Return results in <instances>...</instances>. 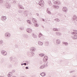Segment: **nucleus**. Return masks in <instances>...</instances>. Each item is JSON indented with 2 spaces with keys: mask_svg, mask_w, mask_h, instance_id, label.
Listing matches in <instances>:
<instances>
[{
  "mask_svg": "<svg viewBox=\"0 0 77 77\" xmlns=\"http://www.w3.org/2000/svg\"><path fill=\"white\" fill-rule=\"evenodd\" d=\"M48 60V57L47 56H45L43 59L44 62H46Z\"/></svg>",
  "mask_w": 77,
  "mask_h": 77,
  "instance_id": "obj_1",
  "label": "nucleus"
},
{
  "mask_svg": "<svg viewBox=\"0 0 77 77\" xmlns=\"http://www.w3.org/2000/svg\"><path fill=\"white\" fill-rule=\"evenodd\" d=\"M12 73L10 72L8 74V77H11L12 76Z\"/></svg>",
  "mask_w": 77,
  "mask_h": 77,
  "instance_id": "obj_2",
  "label": "nucleus"
},
{
  "mask_svg": "<svg viewBox=\"0 0 77 77\" xmlns=\"http://www.w3.org/2000/svg\"><path fill=\"white\" fill-rule=\"evenodd\" d=\"M2 53L3 54V55H4V56L6 55L7 54V53H6V52L5 51H2Z\"/></svg>",
  "mask_w": 77,
  "mask_h": 77,
  "instance_id": "obj_3",
  "label": "nucleus"
},
{
  "mask_svg": "<svg viewBox=\"0 0 77 77\" xmlns=\"http://www.w3.org/2000/svg\"><path fill=\"white\" fill-rule=\"evenodd\" d=\"M11 35H10V34H9V33H6L5 34V36H8V37H9V36H10Z\"/></svg>",
  "mask_w": 77,
  "mask_h": 77,
  "instance_id": "obj_4",
  "label": "nucleus"
},
{
  "mask_svg": "<svg viewBox=\"0 0 77 77\" xmlns=\"http://www.w3.org/2000/svg\"><path fill=\"white\" fill-rule=\"evenodd\" d=\"M45 68V66L44 65H42L40 67V68L42 69V68Z\"/></svg>",
  "mask_w": 77,
  "mask_h": 77,
  "instance_id": "obj_5",
  "label": "nucleus"
},
{
  "mask_svg": "<svg viewBox=\"0 0 77 77\" xmlns=\"http://www.w3.org/2000/svg\"><path fill=\"white\" fill-rule=\"evenodd\" d=\"M31 51H35V48H31Z\"/></svg>",
  "mask_w": 77,
  "mask_h": 77,
  "instance_id": "obj_6",
  "label": "nucleus"
},
{
  "mask_svg": "<svg viewBox=\"0 0 77 77\" xmlns=\"http://www.w3.org/2000/svg\"><path fill=\"white\" fill-rule=\"evenodd\" d=\"M41 75H42V77H44L45 75V74L44 73H42Z\"/></svg>",
  "mask_w": 77,
  "mask_h": 77,
  "instance_id": "obj_7",
  "label": "nucleus"
},
{
  "mask_svg": "<svg viewBox=\"0 0 77 77\" xmlns=\"http://www.w3.org/2000/svg\"><path fill=\"white\" fill-rule=\"evenodd\" d=\"M63 11H66V10H67V9H66V8L65 7H64L63 8Z\"/></svg>",
  "mask_w": 77,
  "mask_h": 77,
  "instance_id": "obj_8",
  "label": "nucleus"
},
{
  "mask_svg": "<svg viewBox=\"0 0 77 77\" xmlns=\"http://www.w3.org/2000/svg\"><path fill=\"white\" fill-rule=\"evenodd\" d=\"M54 3L55 4H58V5L59 4V1H56Z\"/></svg>",
  "mask_w": 77,
  "mask_h": 77,
  "instance_id": "obj_9",
  "label": "nucleus"
},
{
  "mask_svg": "<svg viewBox=\"0 0 77 77\" xmlns=\"http://www.w3.org/2000/svg\"><path fill=\"white\" fill-rule=\"evenodd\" d=\"M32 21L34 23H35V22H36V20L35 19L33 18L32 19Z\"/></svg>",
  "mask_w": 77,
  "mask_h": 77,
  "instance_id": "obj_10",
  "label": "nucleus"
},
{
  "mask_svg": "<svg viewBox=\"0 0 77 77\" xmlns=\"http://www.w3.org/2000/svg\"><path fill=\"white\" fill-rule=\"evenodd\" d=\"M38 44L40 45H42V44H43L41 42H38Z\"/></svg>",
  "mask_w": 77,
  "mask_h": 77,
  "instance_id": "obj_11",
  "label": "nucleus"
},
{
  "mask_svg": "<svg viewBox=\"0 0 77 77\" xmlns=\"http://www.w3.org/2000/svg\"><path fill=\"white\" fill-rule=\"evenodd\" d=\"M39 56H41V57H42V56H44V54H39Z\"/></svg>",
  "mask_w": 77,
  "mask_h": 77,
  "instance_id": "obj_12",
  "label": "nucleus"
},
{
  "mask_svg": "<svg viewBox=\"0 0 77 77\" xmlns=\"http://www.w3.org/2000/svg\"><path fill=\"white\" fill-rule=\"evenodd\" d=\"M77 35H75L73 37V39H77Z\"/></svg>",
  "mask_w": 77,
  "mask_h": 77,
  "instance_id": "obj_13",
  "label": "nucleus"
},
{
  "mask_svg": "<svg viewBox=\"0 0 77 77\" xmlns=\"http://www.w3.org/2000/svg\"><path fill=\"white\" fill-rule=\"evenodd\" d=\"M42 34L40 33L38 35L39 38H40V37L42 36Z\"/></svg>",
  "mask_w": 77,
  "mask_h": 77,
  "instance_id": "obj_14",
  "label": "nucleus"
},
{
  "mask_svg": "<svg viewBox=\"0 0 77 77\" xmlns=\"http://www.w3.org/2000/svg\"><path fill=\"white\" fill-rule=\"evenodd\" d=\"M35 27H38V26H39V25H38V24L37 23H35Z\"/></svg>",
  "mask_w": 77,
  "mask_h": 77,
  "instance_id": "obj_15",
  "label": "nucleus"
},
{
  "mask_svg": "<svg viewBox=\"0 0 77 77\" xmlns=\"http://www.w3.org/2000/svg\"><path fill=\"white\" fill-rule=\"evenodd\" d=\"M2 18H3V20H6V17H5V16H3L2 17Z\"/></svg>",
  "mask_w": 77,
  "mask_h": 77,
  "instance_id": "obj_16",
  "label": "nucleus"
},
{
  "mask_svg": "<svg viewBox=\"0 0 77 77\" xmlns=\"http://www.w3.org/2000/svg\"><path fill=\"white\" fill-rule=\"evenodd\" d=\"M27 23H29V24H30L31 23L30 20H28L27 21Z\"/></svg>",
  "mask_w": 77,
  "mask_h": 77,
  "instance_id": "obj_17",
  "label": "nucleus"
},
{
  "mask_svg": "<svg viewBox=\"0 0 77 77\" xmlns=\"http://www.w3.org/2000/svg\"><path fill=\"white\" fill-rule=\"evenodd\" d=\"M28 30H29V32H30V31H31V29H28Z\"/></svg>",
  "mask_w": 77,
  "mask_h": 77,
  "instance_id": "obj_18",
  "label": "nucleus"
},
{
  "mask_svg": "<svg viewBox=\"0 0 77 77\" xmlns=\"http://www.w3.org/2000/svg\"><path fill=\"white\" fill-rule=\"evenodd\" d=\"M57 44H59L60 42H58V41H57Z\"/></svg>",
  "mask_w": 77,
  "mask_h": 77,
  "instance_id": "obj_19",
  "label": "nucleus"
},
{
  "mask_svg": "<svg viewBox=\"0 0 77 77\" xmlns=\"http://www.w3.org/2000/svg\"><path fill=\"white\" fill-rule=\"evenodd\" d=\"M48 13L49 14H51V12H50V11L48 12Z\"/></svg>",
  "mask_w": 77,
  "mask_h": 77,
  "instance_id": "obj_20",
  "label": "nucleus"
},
{
  "mask_svg": "<svg viewBox=\"0 0 77 77\" xmlns=\"http://www.w3.org/2000/svg\"><path fill=\"white\" fill-rule=\"evenodd\" d=\"M26 69H28V67H26Z\"/></svg>",
  "mask_w": 77,
  "mask_h": 77,
  "instance_id": "obj_21",
  "label": "nucleus"
},
{
  "mask_svg": "<svg viewBox=\"0 0 77 77\" xmlns=\"http://www.w3.org/2000/svg\"><path fill=\"white\" fill-rule=\"evenodd\" d=\"M72 35H74V32H72Z\"/></svg>",
  "mask_w": 77,
  "mask_h": 77,
  "instance_id": "obj_22",
  "label": "nucleus"
},
{
  "mask_svg": "<svg viewBox=\"0 0 77 77\" xmlns=\"http://www.w3.org/2000/svg\"><path fill=\"white\" fill-rule=\"evenodd\" d=\"M24 64L25 65H26V63H25Z\"/></svg>",
  "mask_w": 77,
  "mask_h": 77,
  "instance_id": "obj_23",
  "label": "nucleus"
},
{
  "mask_svg": "<svg viewBox=\"0 0 77 77\" xmlns=\"http://www.w3.org/2000/svg\"><path fill=\"white\" fill-rule=\"evenodd\" d=\"M54 29V30H54V29Z\"/></svg>",
  "mask_w": 77,
  "mask_h": 77,
  "instance_id": "obj_24",
  "label": "nucleus"
},
{
  "mask_svg": "<svg viewBox=\"0 0 77 77\" xmlns=\"http://www.w3.org/2000/svg\"><path fill=\"white\" fill-rule=\"evenodd\" d=\"M76 34H77V33H76Z\"/></svg>",
  "mask_w": 77,
  "mask_h": 77,
  "instance_id": "obj_25",
  "label": "nucleus"
}]
</instances>
